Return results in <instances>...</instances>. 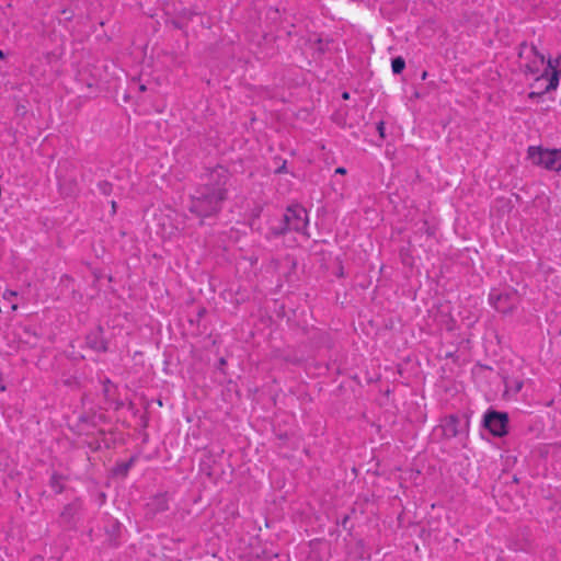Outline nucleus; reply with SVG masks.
Wrapping results in <instances>:
<instances>
[{"mask_svg": "<svg viewBox=\"0 0 561 561\" xmlns=\"http://www.w3.org/2000/svg\"><path fill=\"white\" fill-rule=\"evenodd\" d=\"M229 172L218 165L207 174V182L199 185L191 196L188 209L199 218L217 215L228 195Z\"/></svg>", "mask_w": 561, "mask_h": 561, "instance_id": "obj_1", "label": "nucleus"}, {"mask_svg": "<svg viewBox=\"0 0 561 561\" xmlns=\"http://www.w3.org/2000/svg\"><path fill=\"white\" fill-rule=\"evenodd\" d=\"M308 226V217L306 209L300 205L287 207L282 221L277 226L272 227L275 236L285 234L288 231L305 233Z\"/></svg>", "mask_w": 561, "mask_h": 561, "instance_id": "obj_2", "label": "nucleus"}, {"mask_svg": "<svg viewBox=\"0 0 561 561\" xmlns=\"http://www.w3.org/2000/svg\"><path fill=\"white\" fill-rule=\"evenodd\" d=\"M527 157L533 164L548 171H561V149H548L540 146H530Z\"/></svg>", "mask_w": 561, "mask_h": 561, "instance_id": "obj_3", "label": "nucleus"}, {"mask_svg": "<svg viewBox=\"0 0 561 561\" xmlns=\"http://www.w3.org/2000/svg\"><path fill=\"white\" fill-rule=\"evenodd\" d=\"M491 306L500 312L506 313L513 310L517 302V291L511 288L492 289L489 295Z\"/></svg>", "mask_w": 561, "mask_h": 561, "instance_id": "obj_4", "label": "nucleus"}, {"mask_svg": "<svg viewBox=\"0 0 561 561\" xmlns=\"http://www.w3.org/2000/svg\"><path fill=\"white\" fill-rule=\"evenodd\" d=\"M519 57L525 58L526 69L529 73L538 76L541 70L545 71L546 60L543 54H541L535 45L522 44Z\"/></svg>", "mask_w": 561, "mask_h": 561, "instance_id": "obj_5", "label": "nucleus"}, {"mask_svg": "<svg viewBox=\"0 0 561 561\" xmlns=\"http://www.w3.org/2000/svg\"><path fill=\"white\" fill-rule=\"evenodd\" d=\"M508 417L506 413L489 411L484 415V426L494 436H503L507 433Z\"/></svg>", "mask_w": 561, "mask_h": 561, "instance_id": "obj_6", "label": "nucleus"}, {"mask_svg": "<svg viewBox=\"0 0 561 561\" xmlns=\"http://www.w3.org/2000/svg\"><path fill=\"white\" fill-rule=\"evenodd\" d=\"M442 431L443 435L446 438H454L459 435L460 433V420L456 415H449L445 417L442 422Z\"/></svg>", "mask_w": 561, "mask_h": 561, "instance_id": "obj_7", "label": "nucleus"}, {"mask_svg": "<svg viewBox=\"0 0 561 561\" xmlns=\"http://www.w3.org/2000/svg\"><path fill=\"white\" fill-rule=\"evenodd\" d=\"M549 70H552L551 75L548 78V85L545 88L543 93H548L550 91H553L559 85V71L554 69V66L552 65L551 60H548L547 66L545 67V73H541L536 79H540L541 77L548 76Z\"/></svg>", "mask_w": 561, "mask_h": 561, "instance_id": "obj_8", "label": "nucleus"}, {"mask_svg": "<svg viewBox=\"0 0 561 561\" xmlns=\"http://www.w3.org/2000/svg\"><path fill=\"white\" fill-rule=\"evenodd\" d=\"M405 68V61L402 57H396L391 61V69L394 75H400Z\"/></svg>", "mask_w": 561, "mask_h": 561, "instance_id": "obj_9", "label": "nucleus"}, {"mask_svg": "<svg viewBox=\"0 0 561 561\" xmlns=\"http://www.w3.org/2000/svg\"><path fill=\"white\" fill-rule=\"evenodd\" d=\"M78 508H79V505L77 503L68 504L64 508V511L61 513V517L67 520H70L73 517V515L77 513Z\"/></svg>", "mask_w": 561, "mask_h": 561, "instance_id": "obj_10", "label": "nucleus"}, {"mask_svg": "<svg viewBox=\"0 0 561 561\" xmlns=\"http://www.w3.org/2000/svg\"><path fill=\"white\" fill-rule=\"evenodd\" d=\"M88 342H89L90 346L93 350H95L96 352H105L107 350L106 342L102 339L98 340L95 337V340L92 341L91 337H88Z\"/></svg>", "mask_w": 561, "mask_h": 561, "instance_id": "obj_11", "label": "nucleus"}, {"mask_svg": "<svg viewBox=\"0 0 561 561\" xmlns=\"http://www.w3.org/2000/svg\"><path fill=\"white\" fill-rule=\"evenodd\" d=\"M50 486L56 493H61L64 491V485L61 483V476L54 473L50 478Z\"/></svg>", "mask_w": 561, "mask_h": 561, "instance_id": "obj_12", "label": "nucleus"}, {"mask_svg": "<svg viewBox=\"0 0 561 561\" xmlns=\"http://www.w3.org/2000/svg\"><path fill=\"white\" fill-rule=\"evenodd\" d=\"M98 190L102 195L108 196L113 192V185L108 181H101L98 183Z\"/></svg>", "mask_w": 561, "mask_h": 561, "instance_id": "obj_13", "label": "nucleus"}, {"mask_svg": "<svg viewBox=\"0 0 561 561\" xmlns=\"http://www.w3.org/2000/svg\"><path fill=\"white\" fill-rule=\"evenodd\" d=\"M385 129H386V127H385V123H383L382 121H380V122L377 124V130H378V133H379V135H380V137H381V138H383V137H385Z\"/></svg>", "mask_w": 561, "mask_h": 561, "instance_id": "obj_14", "label": "nucleus"}, {"mask_svg": "<svg viewBox=\"0 0 561 561\" xmlns=\"http://www.w3.org/2000/svg\"><path fill=\"white\" fill-rule=\"evenodd\" d=\"M346 172H347V171H346V169H345V168H343V167H339V168L335 170V173H336V174H341V175L346 174Z\"/></svg>", "mask_w": 561, "mask_h": 561, "instance_id": "obj_15", "label": "nucleus"}, {"mask_svg": "<svg viewBox=\"0 0 561 561\" xmlns=\"http://www.w3.org/2000/svg\"><path fill=\"white\" fill-rule=\"evenodd\" d=\"M159 501H161V505H160V507H159V508H160L161 511L167 510L168 507H167V504H165L164 499H163V497H160V499H159Z\"/></svg>", "mask_w": 561, "mask_h": 561, "instance_id": "obj_16", "label": "nucleus"}, {"mask_svg": "<svg viewBox=\"0 0 561 561\" xmlns=\"http://www.w3.org/2000/svg\"><path fill=\"white\" fill-rule=\"evenodd\" d=\"M111 207H112V211H113V214H115V213H116V208H117V204H116V202H115V201H112V202H111Z\"/></svg>", "mask_w": 561, "mask_h": 561, "instance_id": "obj_17", "label": "nucleus"}, {"mask_svg": "<svg viewBox=\"0 0 561 561\" xmlns=\"http://www.w3.org/2000/svg\"><path fill=\"white\" fill-rule=\"evenodd\" d=\"M15 295H16L15 291H7V293H4L3 297L4 298H9V297H12V296H15Z\"/></svg>", "mask_w": 561, "mask_h": 561, "instance_id": "obj_18", "label": "nucleus"}, {"mask_svg": "<svg viewBox=\"0 0 561 561\" xmlns=\"http://www.w3.org/2000/svg\"><path fill=\"white\" fill-rule=\"evenodd\" d=\"M342 96H343V99H344V100H347V99L350 98V94H348V92H344V93L342 94Z\"/></svg>", "mask_w": 561, "mask_h": 561, "instance_id": "obj_19", "label": "nucleus"}, {"mask_svg": "<svg viewBox=\"0 0 561 561\" xmlns=\"http://www.w3.org/2000/svg\"><path fill=\"white\" fill-rule=\"evenodd\" d=\"M219 364H220V365H225V364H226L225 358H220Z\"/></svg>", "mask_w": 561, "mask_h": 561, "instance_id": "obj_20", "label": "nucleus"}, {"mask_svg": "<svg viewBox=\"0 0 561 561\" xmlns=\"http://www.w3.org/2000/svg\"><path fill=\"white\" fill-rule=\"evenodd\" d=\"M426 76H427V72H426V71H424V72L422 73V79L424 80V79L426 78Z\"/></svg>", "mask_w": 561, "mask_h": 561, "instance_id": "obj_21", "label": "nucleus"}, {"mask_svg": "<svg viewBox=\"0 0 561 561\" xmlns=\"http://www.w3.org/2000/svg\"><path fill=\"white\" fill-rule=\"evenodd\" d=\"M4 58V53L0 50V59Z\"/></svg>", "mask_w": 561, "mask_h": 561, "instance_id": "obj_22", "label": "nucleus"}]
</instances>
